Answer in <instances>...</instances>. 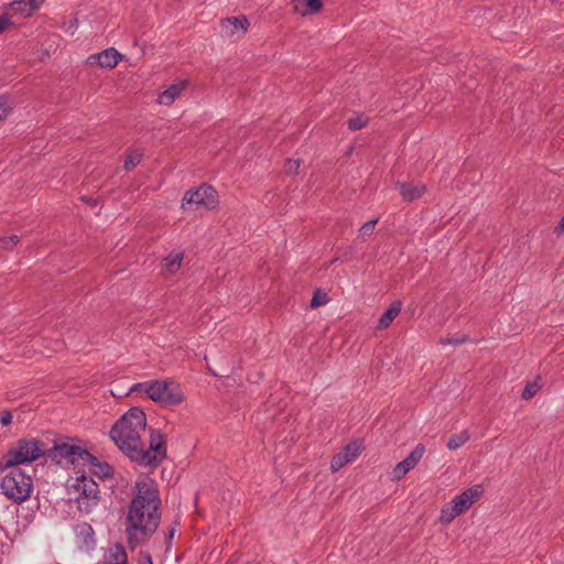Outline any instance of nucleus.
<instances>
[{
  "label": "nucleus",
  "instance_id": "1",
  "mask_svg": "<svg viewBox=\"0 0 564 564\" xmlns=\"http://www.w3.org/2000/svg\"><path fill=\"white\" fill-rule=\"evenodd\" d=\"M161 498L156 482L140 477L133 487L132 499L124 519V533L131 549L147 543L161 522Z\"/></svg>",
  "mask_w": 564,
  "mask_h": 564
},
{
  "label": "nucleus",
  "instance_id": "2",
  "mask_svg": "<svg viewBox=\"0 0 564 564\" xmlns=\"http://www.w3.org/2000/svg\"><path fill=\"white\" fill-rule=\"evenodd\" d=\"M145 427L144 412L139 408H132L116 422L109 434L118 448L131 460L145 459L149 463L150 456L144 453V444L141 441Z\"/></svg>",
  "mask_w": 564,
  "mask_h": 564
},
{
  "label": "nucleus",
  "instance_id": "3",
  "mask_svg": "<svg viewBox=\"0 0 564 564\" xmlns=\"http://www.w3.org/2000/svg\"><path fill=\"white\" fill-rule=\"evenodd\" d=\"M132 392H144L152 401L164 406L178 405L184 400V393L178 383L172 380H151L135 383Z\"/></svg>",
  "mask_w": 564,
  "mask_h": 564
},
{
  "label": "nucleus",
  "instance_id": "4",
  "mask_svg": "<svg viewBox=\"0 0 564 564\" xmlns=\"http://www.w3.org/2000/svg\"><path fill=\"white\" fill-rule=\"evenodd\" d=\"M46 448L36 438H24L17 442L0 460L2 469L20 464L32 463L44 455Z\"/></svg>",
  "mask_w": 564,
  "mask_h": 564
},
{
  "label": "nucleus",
  "instance_id": "5",
  "mask_svg": "<svg viewBox=\"0 0 564 564\" xmlns=\"http://www.w3.org/2000/svg\"><path fill=\"white\" fill-rule=\"evenodd\" d=\"M1 492L11 501L22 503L33 491L32 478L21 468H12L2 478Z\"/></svg>",
  "mask_w": 564,
  "mask_h": 564
},
{
  "label": "nucleus",
  "instance_id": "6",
  "mask_svg": "<svg viewBox=\"0 0 564 564\" xmlns=\"http://www.w3.org/2000/svg\"><path fill=\"white\" fill-rule=\"evenodd\" d=\"M482 492V487L476 485L455 496L448 505L442 508L440 521L443 524L451 523L456 517L466 512L481 497Z\"/></svg>",
  "mask_w": 564,
  "mask_h": 564
},
{
  "label": "nucleus",
  "instance_id": "7",
  "mask_svg": "<svg viewBox=\"0 0 564 564\" xmlns=\"http://www.w3.org/2000/svg\"><path fill=\"white\" fill-rule=\"evenodd\" d=\"M78 496L76 498L77 509L82 514L91 513L100 501V491L98 484L85 475L76 479L75 485Z\"/></svg>",
  "mask_w": 564,
  "mask_h": 564
},
{
  "label": "nucleus",
  "instance_id": "8",
  "mask_svg": "<svg viewBox=\"0 0 564 564\" xmlns=\"http://www.w3.org/2000/svg\"><path fill=\"white\" fill-rule=\"evenodd\" d=\"M51 459L58 464L66 462L70 464H82L84 458H91L90 453L80 446L61 443L55 444L52 448L46 449Z\"/></svg>",
  "mask_w": 564,
  "mask_h": 564
},
{
  "label": "nucleus",
  "instance_id": "9",
  "mask_svg": "<svg viewBox=\"0 0 564 564\" xmlns=\"http://www.w3.org/2000/svg\"><path fill=\"white\" fill-rule=\"evenodd\" d=\"M216 203V191L214 187L203 184L197 189H191L185 193L182 202V208L187 209V207L192 205L213 208Z\"/></svg>",
  "mask_w": 564,
  "mask_h": 564
},
{
  "label": "nucleus",
  "instance_id": "10",
  "mask_svg": "<svg viewBox=\"0 0 564 564\" xmlns=\"http://www.w3.org/2000/svg\"><path fill=\"white\" fill-rule=\"evenodd\" d=\"M144 453L149 454L150 462L134 460L139 465L156 467L165 457L164 437L160 431L151 430L150 432V447L144 448Z\"/></svg>",
  "mask_w": 564,
  "mask_h": 564
},
{
  "label": "nucleus",
  "instance_id": "11",
  "mask_svg": "<svg viewBox=\"0 0 564 564\" xmlns=\"http://www.w3.org/2000/svg\"><path fill=\"white\" fill-rule=\"evenodd\" d=\"M362 444L358 440L349 442L341 452L333 456L330 462L332 471H338L345 465L352 463L361 453Z\"/></svg>",
  "mask_w": 564,
  "mask_h": 564
},
{
  "label": "nucleus",
  "instance_id": "12",
  "mask_svg": "<svg viewBox=\"0 0 564 564\" xmlns=\"http://www.w3.org/2000/svg\"><path fill=\"white\" fill-rule=\"evenodd\" d=\"M424 453V445H416V447L403 460L395 465L392 471V478L394 480L402 479L410 470H412L419 464Z\"/></svg>",
  "mask_w": 564,
  "mask_h": 564
},
{
  "label": "nucleus",
  "instance_id": "13",
  "mask_svg": "<svg viewBox=\"0 0 564 564\" xmlns=\"http://www.w3.org/2000/svg\"><path fill=\"white\" fill-rule=\"evenodd\" d=\"M220 25L225 36L238 40L246 34L249 21L245 15L231 17L223 19Z\"/></svg>",
  "mask_w": 564,
  "mask_h": 564
},
{
  "label": "nucleus",
  "instance_id": "14",
  "mask_svg": "<svg viewBox=\"0 0 564 564\" xmlns=\"http://www.w3.org/2000/svg\"><path fill=\"white\" fill-rule=\"evenodd\" d=\"M122 55L113 47L104 50L100 53L93 54L87 58V64L98 65L101 68H113L121 59Z\"/></svg>",
  "mask_w": 564,
  "mask_h": 564
},
{
  "label": "nucleus",
  "instance_id": "15",
  "mask_svg": "<svg viewBox=\"0 0 564 564\" xmlns=\"http://www.w3.org/2000/svg\"><path fill=\"white\" fill-rule=\"evenodd\" d=\"M45 0H15L8 7V14L11 17L28 18L40 9Z\"/></svg>",
  "mask_w": 564,
  "mask_h": 564
},
{
  "label": "nucleus",
  "instance_id": "16",
  "mask_svg": "<svg viewBox=\"0 0 564 564\" xmlns=\"http://www.w3.org/2000/svg\"><path fill=\"white\" fill-rule=\"evenodd\" d=\"M91 458H84L82 465L88 466L91 474L100 479H110L113 477V468L106 462H100L90 454Z\"/></svg>",
  "mask_w": 564,
  "mask_h": 564
},
{
  "label": "nucleus",
  "instance_id": "17",
  "mask_svg": "<svg viewBox=\"0 0 564 564\" xmlns=\"http://www.w3.org/2000/svg\"><path fill=\"white\" fill-rule=\"evenodd\" d=\"M74 533L79 543L83 546L90 547L95 543V532L93 527L87 522L78 523L74 527Z\"/></svg>",
  "mask_w": 564,
  "mask_h": 564
},
{
  "label": "nucleus",
  "instance_id": "18",
  "mask_svg": "<svg viewBox=\"0 0 564 564\" xmlns=\"http://www.w3.org/2000/svg\"><path fill=\"white\" fill-rule=\"evenodd\" d=\"M397 187L400 189L404 200L412 202L420 198L425 192V186L420 183H397Z\"/></svg>",
  "mask_w": 564,
  "mask_h": 564
},
{
  "label": "nucleus",
  "instance_id": "19",
  "mask_svg": "<svg viewBox=\"0 0 564 564\" xmlns=\"http://www.w3.org/2000/svg\"><path fill=\"white\" fill-rule=\"evenodd\" d=\"M185 82H177L172 84L167 89L160 94L158 101L161 105L170 106L180 96L181 91L185 88Z\"/></svg>",
  "mask_w": 564,
  "mask_h": 564
},
{
  "label": "nucleus",
  "instance_id": "20",
  "mask_svg": "<svg viewBox=\"0 0 564 564\" xmlns=\"http://www.w3.org/2000/svg\"><path fill=\"white\" fill-rule=\"evenodd\" d=\"M322 0H294V11L301 15L314 14L322 8Z\"/></svg>",
  "mask_w": 564,
  "mask_h": 564
},
{
  "label": "nucleus",
  "instance_id": "21",
  "mask_svg": "<svg viewBox=\"0 0 564 564\" xmlns=\"http://www.w3.org/2000/svg\"><path fill=\"white\" fill-rule=\"evenodd\" d=\"M401 312V303L400 302H393L388 310L381 315L378 322V329H386L388 328L393 319L399 315Z\"/></svg>",
  "mask_w": 564,
  "mask_h": 564
},
{
  "label": "nucleus",
  "instance_id": "22",
  "mask_svg": "<svg viewBox=\"0 0 564 564\" xmlns=\"http://www.w3.org/2000/svg\"><path fill=\"white\" fill-rule=\"evenodd\" d=\"M183 253L181 252H172L163 260V267L166 273L173 274L175 273L182 263Z\"/></svg>",
  "mask_w": 564,
  "mask_h": 564
},
{
  "label": "nucleus",
  "instance_id": "23",
  "mask_svg": "<svg viewBox=\"0 0 564 564\" xmlns=\"http://www.w3.org/2000/svg\"><path fill=\"white\" fill-rule=\"evenodd\" d=\"M104 564H128V556L124 549L120 545L110 549L109 555Z\"/></svg>",
  "mask_w": 564,
  "mask_h": 564
},
{
  "label": "nucleus",
  "instance_id": "24",
  "mask_svg": "<svg viewBox=\"0 0 564 564\" xmlns=\"http://www.w3.org/2000/svg\"><path fill=\"white\" fill-rule=\"evenodd\" d=\"M469 438H470V435H469L468 431L464 430L457 434H453L448 438V441L446 443V447L449 451H455V449L462 447L465 443H467Z\"/></svg>",
  "mask_w": 564,
  "mask_h": 564
},
{
  "label": "nucleus",
  "instance_id": "25",
  "mask_svg": "<svg viewBox=\"0 0 564 564\" xmlns=\"http://www.w3.org/2000/svg\"><path fill=\"white\" fill-rule=\"evenodd\" d=\"M143 158V153L139 150L131 151L124 160V169L127 171L137 166Z\"/></svg>",
  "mask_w": 564,
  "mask_h": 564
},
{
  "label": "nucleus",
  "instance_id": "26",
  "mask_svg": "<svg viewBox=\"0 0 564 564\" xmlns=\"http://www.w3.org/2000/svg\"><path fill=\"white\" fill-rule=\"evenodd\" d=\"M368 122V118L365 115H356L348 120V128L352 131L362 129Z\"/></svg>",
  "mask_w": 564,
  "mask_h": 564
},
{
  "label": "nucleus",
  "instance_id": "27",
  "mask_svg": "<svg viewBox=\"0 0 564 564\" xmlns=\"http://www.w3.org/2000/svg\"><path fill=\"white\" fill-rule=\"evenodd\" d=\"M328 295L321 290H316L311 300L310 306L312 308L325 305L328 302Z\"/></svg>",
  "mask_w": 564,
  "mask_h": 564
},
{
  "label": "nucleus",
  "instance_id": "28",
  "mask_svg": "<svg viewBox=\"0 0 564 564\" xmlns=\"http://www.w3.org/2000/svg\"><path fill=\"white\" fill-rule=\"evenodd\" d=\"M540 390V386L536 382H529L523 389L522 397L528 400L533 398L538 391Z\"/></svg>",
  "mask_w": 564,
  "mask_h": 564
},
{
  "label": "nucleus",
  "instance_id": "29",
  "mask_svg": "<svg viewBox=\"0 0 564 564\" xmlns=\"http://www.w3.org/2000/svg\"><path fill=\"white\" fill-rule=\"evenodd\" d=\"M11 109V99L7 96H0V120L6 118Z\"/></svg>",
  "mask_w": 564,
  "mask_h": 564
},
{
  "label": "nucleus",
  "instance_id": "30",
  "mask_svg": "<svg viewBox=\"0 0 564 564\" xmlns=\"http://www.w3.org/2000/svg\"><path fill=\"white\" fill-rule=\"evenodd\" d=\"M20 241L19 236L12 235L10 237L0 238V247L4 249H12Z\"/></svg>",
  "mask_w": 564,
  "mask_h": 564
},
{
  "label": "nucleus",
  "instance_id": "31",
  "mask_svg": "<svg viewBox=\"0 0 564 564\" xmlns=\"http://www.w3.org/2000/svg\"><path fill=\"white\" fill-rule=\"evenodd\" d=\"M378 223V219H371L367 223H365L360 228H359V234L360 236H370L372 235L373 230H375V226L376 224Z\"/></svg>",
  "mask_w": 564,
  "mask_h": 564
},
{
  "label": "nucleus",
  "instance_id": "32",
  "mask_svg": "<svg viewBox=\"0 0 564 564\" xmlns=\"http://www.w3.org/2000/svg\"><path fill=\"white\" fill-rule=\"evenodd\" d=\"M300 163L301 161L300 160H286L285 164H284V171L286 174H296L299 172V167H300Z\"/></svg>",
  "mask_w": 564,
  "mask_h": 564
},
{
  "label": "nucleus",
  "instance_id": "33",
  "mask_svg": "<svg viewBox=\"0 0 564 564\" xmlns=\"http://www.w3.org/2000/svg\"><path fill=\"white\" fill-rule=\"evenodd\" d=\"M466 341V337L465 336H462V337H446V338H441L440 339V343L444 346L446 345H453V346H457V345H460Z\"/></svg>",
  "mask_w": 564,
  "mask_h": 564
},
{
  "label": "nucleus",
  "instance_id": "34",
  "mask_svg": "<svg viewBox=\"0 0 564 564\" xmlns=\"http://www.w3.org/2000/svg\"><path fill=\"white\" fill-rule=\"evenodd\" d=\"M12 421V414L11 412L9 411H3L1 414H0V422L2 425H9Z\"/></svg>",
  "mask_w": 564,
  "mask_h": 564
},
{
  "label": "nucleus",
  "instance_id": "35",
  "mask_svg": "<svg viewBox=\"0 0 564 564\" xmlns=\"http://www.w3.org/2000/svg\"><path fill=\"white\" fill-rule=\"evenodd\" d=\"M8 15H9L8 13L0 15V32L4 31L8 28V25L10 24Z\"/></svg>",
  "mask_w": 564,
  "mask_h": 564
},
{
  "label": "nucleus",
  "instance_id": "36",
  "mask_svg": "<svg viewBox=\"0 0 564 564\" xmlns=\"http://www.w3.org/2000/svg\"><path fill=\"white\" fill-rule=\"evenodd\" d=\"M554 231L558 236L564 234V216L562 217L561 221L555 226Z\"/></svg>",
  "mask_w": 564,
  "mask_h": 564
},
{
  "label": "nucleus",
  "instance_id": "37",
  "mask_svg": "<svg viewBox=\"0 0 564 564\" xmlns=\"http://www.w3.org/2000/svg\"><path fill=\"white\" fill-rule=\"evenodd\" d=\"M176 525H177V523H175V525L172 527L171 530L169 531V533L165 535V539H166V542L169 545L171 544V541L173 540V538L175 535Z\"/></svg>",
  "mask_w": 564,
  "mask_h": 564
},
{
  "label": "nucleus",
  "instance_id": "38",
  "mask_svg": "<svg viewBox=\"0 0 564 564\" xmlns=\"http://www.w3.org/2000/svg\"><path fill=\"white\" fill-rule=\"evenodd\" d=\"M140 564H153L151 556L147 554Z\"/></svg>",
  "mask_w": 564,
  "mask_h": 564
}]
</instances>
